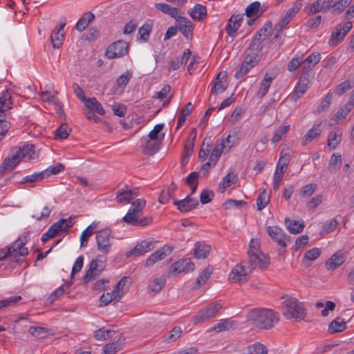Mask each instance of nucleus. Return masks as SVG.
<instances>
[{
  "label": "nucleus",
  "instance_id": "423d86ee",
  "mask_svg": "<svg viewBox=\"0 0 354 354\" xmlns=\"http://www.w3.org/2000/svg\"><path fill=\"white\" fill-rule=\"evenodd\" d=\"M129 44L122 40L110 44L105 52V57L109 59L122 57L128 54Z\"/></svg>",
  "mask_w": 354,
  "mask_h": 354
},
{
  "label": "nucleus",
  "instance_id": "a211bd4d",
  "mask_svg": "<svg viewBox=\"0 0 354 354\" xmlns=\"http://www.w3.org/2000/svg\"><path fill=\"white\" fill-rule=\"evenodd\" d=\"M321 55L319 53H313L306 59L302 58L301 63V73L303 75H306L311 71L316 64L320 61Z\"/></svg>",
  "mask_w": 354,
  "mask_h": 354
},
{
  "label": "nucleus",
  "instance_id": "9b49d317",
  "mask_svg": "<svg viewBox=\"0 0 354 354\" xmlns=\"http://www.w3.org/2000/svg\"><path fill=\"white\" fill-rule=\"evenodd\" d=\"M194 268V263L192 261L191 259H182L171 265L169 272L176 274L181 272L193 271Z\"/></svg>",
  "mask_w": 354,
  "mask_h": 354
},
{
  "label": "nucleus",
  "instance_id": "3c124183",
  "mask_svg": "<svg viewBox=\"0 0 354 354\" xmlns=\"http://www.w3.org/2000/svg\"><path fill=\"white\" fill-rule=\"evenodd\" d=\"M132 76V73L130 71H127L121 75L116 80L114 87L118 86L120 88H124L129 82Z\"/></svg>",
  "mask_w": 354,
  "mask_h": 354
},
{
  "label": "nucleus",
  "instance_id": "0eeeda50",
  "mask_svg": "<svg viewBox=\"0 0 354 354\" xmlns=\"http://www.w3.org/2000/svg\"><path fill=\"white\" fill-rule=\"evenodd\" d=\"M221 308L222 305L218 301L207 305L194 316L195 324L204 322L210 318L214 317Z\"/></svg>",
  "mask_w": 354,
  "mask_h": 354
},
{
  "label": "nucleus",
  "instance_id": "473e14b6",
  "mask_svg": "<svg viewBox=\"0 0 354 354\" xmlns=\"http://www.w3.org/2000/svg\"><path fill=\"white\" fill-rule=\"evenodd\" d=\"M346 328V322L341 317H337L333 320L328 327V330L330 333H339L344 330Z\"/></svg>",
  "mask_w": 354,
  "mask_h": 354
},
{
  "label": "nucleus",
  "instance_id": "052dcab7",
  "mask_svg": "<svg viewBox=\"0 0 354 354\" xmlns=\"http://www.w3.org/2000/svg\"><path fill=\"white\" fill-rule=\"evenodd\" d=\"M272 29V24L271 21H268L265 24L263 27L254 35V39L255 40H261V37H266Z\"/></svg>",
  "mask_w": 354,
  "mask_h": 354
},
{
  "label": "nucleus",
  "instance_id": "e2e57ef3",
  "mask_svg": "<svg viewBox=\"0 0 354 354\" xmlns=\"http://www.w3.org/2000/svg\"><path fill=\"white\" fill-rule=\"evenodd\" d=\"M302 57L303 55L299 57L298 56V55H296L294 57H292V59L288 64V71L292 72L297 69L299 66L301 67Z\"/></svg>",
  "mask_w": 354,
  "mask_h": 354
},
{
  "label": "nucleus",
  "instance_id": "c9c22d12",
  "mask_svg": "<svg viewBox=\"0 0 354 354\" xmlns=\"http://www.w3.org/2000/svg\"><path fill=\"white\" fill-rule=\"evenodd\" d=\"M273 77H270L268 73H266L263 81L261 82L257 95L260 98H263L268 91L270 87Z\"/></svg>",
  "mask_w": 354,
  "mask_h": 354
},
{
  "label": "nucleus",
  "instance_id": "6ab92c4d",
  "mask_svg": "<svg viewBox=\"0 0 354 354\" xmlns=\"http://www.w3.org/2000/svg\"><path fill=\"white\" fill-rule=\"evenodd\" d=\"M65 26V22L61 23L59 26H56L53 29L51 33L50 39L54 48H59L63 44L64 39V29Z\"/></svg>",
  "mask_w": 354,
  "mask_h": 354
},
{
  "label": "nucleus",
  "instance_id": "37998d69",
  "mask_svg": "<svg viewBox=\"0 0 354 354\" xmlns=\"http://www.w3.org/2000/svg\"><path fill=\"white\" fill-rule=\"evenodd\" d=\"M124 223L131 225L133 226H146L149 225L152 222V219L150 217L143 216L140 218V215L133 216V220L131 221H124Z\"/></svg>",
  "mask_w": 354,
  "mask_h": 354
},
{
  "label": "nucleus",
  "instance_id": "2eb2a0df",
  "mask_svg": "<svg viewBox=\"0 0 354 354\" xmlns=\"http://www.w3.org/2000/svg\"><path fill=\"white\" fill-rule=\"evenodd\" d=\"M199 203L196 198H191L189 196H186L183 200L174 201V205L177 207L178 209L183 213H186L195 209Z\"/></svg>",
  "mask_w": 354,
  "mask_h": 354
},
{
  "label": "nucleus",
  "instance_id": "7ed1b4c3",
  "mask_svg": "<svg viewBox=\"0 0 354 354\" xmlns=\"http://www.w3.org/2000/svg\"><path fill=\"white\" fill-rule=\"evenodd\" d=\"M283 314L289 319H301L305 316V312L302 304L295 298H290L285 302Z\"/></svg>",
  "mask_w": 354,
  "mask_h": 354
},
{
  "label": "nucleus",
  "instance_id": "5fc2aeb1",
  "mask_svg": "<svg viewBox=\"0 0 354 354\" xmlns=\"http://www.w3.org/2000/svg\"><path fill=\"white\" fill-rule=\"evenodd\" d=\"M41 97L43 101L47 102H52L57 107H58L61 111L62 109V104L59 102V100L55 97V96L53 94H51L48 91L42 92L41 95Z\"/></svg>",
  "mask_w": 354,
  "mask_h": 354
},
{
  "label": "nucleus",
  "instance_id": "1a4fd4ad",
  "mask_svg": "<svg viewBox=\"0 0 354 354\" xmlns=\"http://www.w3.org/2000/svg\"><path fill=\"white\" fill-rule=\"evenodd\" d=\"M104 270V263L102 261L97 259H92L89 263V268L84 277V283L86 284L90 281L99 277Z\"/></svg>",
  "mask_w": 354,
  "mask_h": 354
},
{
  "label": "nucleus",
  "instance_id": "6e6d98bb",
  "mask_svg": "<svg viewBox=\"0 0 354 354\" xmlns=\"http://www.w3.org/2000/svg\"><path fill=\"white\" fill-rule=\"evenodd\" d=\"M213 268L211 266H207L198 277L197 283L198 286H202L209 279L212 274Z\"/></svg>",
  "mask_w": 354,
  "mask_h": 354
},
{
  "label": "nucleus",
  "instance_id": "ea45409f",
  "mask_svg": "<svg viewBox=\"0 0 354 354\" xmlns=\"http://www.w3.org/2000/svg\"><path fill=\"white\" fill-rule=\"evenodd\" d=\"M243 354H267L266 347L260 342L249 345Z\"/></svg>",
  "mask_w": 354,
  "mask_h": 354
},
{
  "label": "nucleus",
  "instance_id": "864d4df0",
  "mask_svg": "<svg viewBox=\"0 0 354 354\" xmlns=\"http://www.w3.org/2000/svg\"><path fill=\"white\" fill-rule=\"evenodd\" d=\"M270 201L269 196L267 194L266 190H263L257 198V209L261 211L264 209Z\"/></svg>",
  "mask_w": 354,
  "mask_h": 354
},
{
  "label": "nucleus",
  "instance_id": "a878e982",
  "mask_svg": "<svg viewBox=\"0 0 354 354\" xmlns=\"http://www.w3.org/2000/svg\"><path fill=\"white\" fill-rule=\"evenodd\" d=\"M189 14L192 19L202 21L207 16V8L205 6L196 4L189 10Z\"/></svg>",
  "mask_w": 354,
  "mask_h": 354
},
{
  "label": "nucleus",
  "instance_id": "5701e85b",
  "mask_svg": "<svg viewBox=\"0 0 354 354\" xmlns=\"http://www.w3.org/2000/svg\"><path fill=\"white\" fill-rule=\"evenodd\" d=\"M141 147L147 155H153L159 150V144L156 140H151L149 138L143 137L141 138Z\"/></svg>",
  "mask_w": 354,
  "mask_h": 354
},
{
  "label": "nucleus",
  "instance_id": "aec40b11",
  "mask_svg": "<svg viewBox=\"0 0 354 354\" xmlns=\"http://www.w3.org/2000/svg\"><path fill=\"white\" fill-rule=\"evenodd\" d=\"M243 18V15H232L228 19L227 24L225 27L227 34L231 37H234L236 31L241 26Z\"/></svg>",
  "mask_w": 354,
  "mask_h": 354
},
{
  "label": "nucleus",
  "instance_id": "774afa93",
  "mask_svg": "<svg viewBox=\"0 0 354 354\" xmlns=\"http://www.w3.org/2000/svg\"><path fill=\"white\" fill-rule=\"evenodd\" d=\"M289 125L282 126L279 129L274 132V134L271 140L273 144L278 142L282 137L287 133L289 130Z\"/></svg>",
  "mask_w": 354,
  "mask_h": 354
},
{
  "label": "nucleus",
  "instance_id": "603ef678",
  "mask_svg": "<svg viewBox=\"0 0 354 354\" xmlns=\"http://www.w3.org/2000/svg\"><path fill=\"white\" fill-rule=\"evenodd\" d=\"M29 333L38 338H45L48 333L49 329L44 327L31 326L28 329Z\"/></svg>",
  "mask_w": 354,
  "mask_h": 354
},
{
  "label": "nucleus",
  "instance_id": "4c0bfd02",
  "mask_svg": "<svg viewBox=\"0 0 354 354\" xmlns=\"http://www.w3.org/2000/svg\"><path fill=\"white\" fill-rule=\"evenodd\" d=\"M115 201L118 203H129L132 201L131 192L127 186L118 191Z\"/></svg>",
  "mask_w": 354,
  "mask_h": 354
},
{
  "label": "nucleus",
  "instance_id": "4468645a",
  "mask_svg": "<svg viewBox=\"0 0 354 354\" xmlns=\"http://www.w3.org/2000/svg\"><path fill=\"white\" fill-rule=\"evenodd\" d=\"M173 250L171 246L165 245L161 249L151 254L146 260L145 266L147 267L153 266L158 261L163 259L167 255L171 254Z\"/></svg>",
  "mask_w": 354,
  "mask_h": 354
},
{
  "label": "nucleus",
  "instance_id": "e433bc0d",
  "mask_svg": "<svg viewBox=\"0 0 354 354\" xmlns=\"http://www.w3.org/2000/svg\"><path fill=\"white\" fill-rule=\"evenodd\" d=\"M354 104L353 101L348 102L344 106L341 107L335 115L333 116L332 120H339L346 118L348 113L353 109Z\"/></svg>",
  "mask_w": 354,
  "mask_h": 354
},
{
  "label": "nucleus",
  "instance_id": "dca6fc26",
  "mask_svg": "<svg viewBox=\"0 0 354 354\" xmlns=\"http://www.w3.org/2000/svg\"><path fill=\"white\" fill-rule=\"evenodd\" d=\"M309 84V79L306 77V75H302L295 87L294 92L290 96L291 101L297 102L308 89Z\"/></svg>",
  "mask_w": 354,
  "mask_h": 354
},
{
  "label": "nucleus",
  "instance_id": "bb28decb",
  "mask_svg": "<svg viewBox=\"0 0 354 354\" xmlns=\"http://www.w3.org/2000/svg\"><path fill=\"white\" fill-rule=\"evenodd\" d=\"M211 251V246L201 242L194 245V257L196 259H206Z\"/></svg>",
  "mask_w": 354,
  "mask_h": 354
},
{
  "label": "nucleus",
  "instance_id": "58836bf2",
  "mask_svg": "<svg viewBox=\"0 0 354 354\" xmlns=\"http://www.w3.org/2000/svg\"><path fill=\"white\" fill-rule=\"evenodd\" d=\"M342 164V156L339 154L333 153L329 160L328 170L330 173L337 171Z\"/></svg>",
  "mask_w": 354,
  "mask_h": 354
},
{
  "label": "nucleus",
  "instance_id": "de8ad7c7",
  "mask_svg": "<svg viewBox=\"0 0 354 354\" xmlns=\"http://www.w3.org/2000/svg\"><path fill=\"white\" fill-rule=\"evenodd\" d=\"M114 333L113 330L102 328L94 333V337L99 341H104L111 337Z\"/></svg>",
  "mask_w": 354,
  "mask_h": 354
},
{
  "label": "nucleus",
  "instance_id": "c756f323",
  "mask_svg": "<svg viewBox=\"0 0 354 354\" xmlns=\"http://www.w3.org/2000/svg\"><path fill=\"white\" fill-rule=\"evenodd\" d=\"M342 139V131L340 129H337L333 131L330 132L328 138L327 145L332 149H335L340 143Z\"/></svg>",
  "mask_w": 354,
  "mask_h": 354
},
{
  "label": "nucleus",
  "instance_id": "338daca9",
  "mask_svg": "<svg viewBox=\"0 0 354 354\" xmlns=\"http://www.w3.org/2000/svg\"><path fill=\"white\" fill-rule=\"evenodd\" d=\"M221 75V73H220L216 78V80L211 88V94L212 95H216L217 93H223L225 89L226 86H225L222 82V81L220 79V75Z\"/></svg>",
  "mask_w": 354,
  "mask_h": 354
},
{
  "label": "nucleus",
  "instance_id": "7c9ffc66",
  "mask_svg": "<svg viewBox=\"0 0 354 354\" xmlns=\"http://www.w3.org/2000/svg\"><path fill=\"white\" fill-rule=\"evenodd\" d=\"M85 105L88 108V111L95 112L100 115L105 113V111L102 104L97 100L95 97H90L85 101Z\"/></svg>",
  "mask_w": 354,
  "mask_h": 354
},
{
  "label": "nucleus",
  "instance_id": "f257e3e1",
  "mask_svg": "<svg viewBox=\"0 0 354 354\" xmlns=\"http://www.w3.org/2000/svg\"><path fill=\"white\" fill-rule=\"evenodd\" d=\"M247 319L261 329H270L279 322V313L269 308H254L250 310Z\"/></svg>",
  "mask_w": 354,
  "mask_h": 354
},
{
  "label": "nucleus",
  "instance_id": "a19ab883",
  "mask_svg": "<svg viewBox=\"0 0 354 354\" xmlns=\"http://www.w3.org/2000/svg\"><path fill=\"white\" fill-rule=\"evenodd\" d=\"M285 223L288 231L293 234H298L302 232L304 224H299L297 221L290 218H286Z\"/></svg>",
  "mask_w": 354,
  "mask_h": 354
},
{
  "label": "nucleus",
  "instance_id": "c85d7f7f",
  "mask_svg": "<svg viewBox=\"0 0 354 354\" xmlns=\"http://www.w3.org/2000/svg\"><path fill=\"white\" fill-rule=\"evenodd\" d=\"M345 260L344 254L335 253L326 261V266L328 270H335L342 265Z\"/></svg>",
  "mask_w": 354,
  "mask_h": 354
},
{
  "label": "nucleus",
  "instance_id": "0e129e2a",
  "mask_svg": "<svg viewBox=\"0 0 354 354\" xmlns=\"http://www.w3.org/2000/svg\"><path fill=\"white\" fill-rule=\"evenodd\" d=\"M279 246L278 253L279 255H283L286 252V248L287 246V243L290 241V236L285 234L283 237H281L275 241Z\"/></svg>",
  "mask_w": 354,
  "mask_h": 354
},
{
  "label": "nucleus",
  "instance_id": "4be33fe9",
  "mask_svg": "<svg viewBox=\"0 0 354 354\" xmlns=\"http://www.w3.org/2000/svg\"><path fill=\"white\" fill-rule=\"evenodd\" d=\"M301 6V2L300 1H297L293 6L287 10L284 17L279 21L278 24H279V26L285 28L299 11Z\"/></svg>",
  "mask_w": 354,
  "mask_h": 354
},
{
  "label": "nucleus",
  "instance_id": "8fccbe9b",
  "mask_svg": "<svg viewBox=\"0 0 354 354\" xmlns=\"http://www.w3.org/2000/svg\"><path fill=\"white\" fill-rule=\"evenodd\" d=\"M166 279L165 277L155 279L149 285V288L153 292H158L165 286Z\"/></svg>",
  "mask_w": 354,
  "mask_h": 354
},
{
  "label": "nucleus",
  "instance_id": "6e6552de",
  "mask_svg": "<svg viewBox=\"0 0 354 354\" xmlns=\"http://www.w3.org/2000/svg\"><path fill=\"white\" fill-rule=\"evenodd\" d=\"M353 24L350 21L338 24L335 29L331 32L330 38L328 41L329 44L337 46L344 39L346 35L351 30Z\"/></svg>",
  "mask_w": 354,
  "mask_h": 354
},
{
  "label": "nucleus",
  "instance_id": "bf43d9fd",
  "mask_svg": "<svg viewBox=\"0 0 354 354\" xmlns=\"http://www.w3.org/2000/svg\"><path fill=\"white\" fill-rule=\"evenodd\" d=\"M44 179L42 171L35 172L31 175L24 177L20 181L21 183H36Z\"/></svg>",
  "mask_w": 354,
  "mask_h": 354
},
{
  "label": "nucleus",
  "instance_id": "680f3d73",
  "mask_svg": "<svg viewBox=\"0 0 354 354\" xmlns=\"http://www.w3.org/2000/svg\"><path fill=\"white\" fill-rule=\"evenodd\" d=\"M183 330L180 326L174 327L169 333L166 341L167 342H173L177 340L182 335Z\"/></svg>",
  "mask_w": 354,
  "mask_h": 354
},
{
  "label": "nucleus",
  "instance_id": "39448f33",
  "mask_svg": "<svg viewBox=\"0 0 354 354\" xmlns=\"http://www.w3.org/2000/svg\"><path fill=\"white\" fill-rule=\"evenodd\" d=\"M252 272V268L246 265L245 262L236 264L232 270L229 279L240 284L245 283L248 279L249 274Z\"/></svg>",
  "mask_w": 354,
  "mask_h": 354
},
{
  "label": "nucleus",
  "instance_id": "9d476101",
  "mask_svg": "<svg viewBox=\"0 0 354 354\" xmlns=\"http://www.w3.org/2000/svg\"><path fill=\"white\" fill-rule=\"evenodd\" d=\"M257 57L258 55L255 53L248 54L240 68L236 71L235 78L239 80L245 76L258 62Z\"/></svg>",
  "mask_w": 354,
  "mask_h": 354
},
{
  "label": "nucleus",
  "instance_id": "4d7b16f0",
  "mask_svg": "<svg viewBox=\"0 0 354 354\" xmlns=\"http://www.w3.org/2000/svg\"><path fill=\"white\" fill-rule=\"evenodd\" d=\"M68 127L67 124H62L55 131V138L56 140L66 139L68 138Z\"/></svg>",
  "mask_w": 354,
  "mask_h": 354
},
{
  "label": "nucleus",
  "instance_id": "cd10ccee",
  "mask_svg": "<svg viewBox=\"0 0 354 354\" xmlns=\"http://www.w3.org/2000/svg\"><path fill=\"white\" fill-rule=\"evenodd\" d=\"M154 7L165 14L170 15L171 17L176 19L178 17V15L181 14L180 10L174 7H171L170 5L164 3H155Z\"/></svg>",
  "mask_w": 354,
  "mask_h": 354
},
{
  "label": "nucleus",
  "instance_id": "13d9d810",
  "mask_svg": "<svg viewBox=\"0 0 354 354\" xmlns=\"http://www.w3.org/2000/svg\"><path fill=\"white\" fill-rule=\"evenodd\" d=\"M21 299V297L19 295L12 296L6 299H1L0 300V310L3 308L12 306L19 302Z\"/></svg>",
  "mask_w": 354,
  "mask_h": 354
},
{
  "label": "nucleus",
  "instance_id": "c03bdc74",
  "mask_svg": "<svg viewBox=\"0 0 354 354\" xmlns=\"http://www.w3.org/2000/svg\"><path fill=\"white\" fill-rule=\"evenodd\" d=\"M18 163L17 162H14V160H12L10 156H8L3 160L2 165L0 167V176L3 175L7 171L12 170Z\"/></svg>",
  "mask_w": 354,
  "mask_h": 354
},
{
  "label": "nucleus",
  "instance_id": "2f4dec72",
  "mask_svg": "<svg viewBox=\"0 0 354 354\" xmlns=\"http://www.w3.org/2000/svg\"><path fill=\"white\" fill-rule=\"evenodd\" d=\"M261 10L259 15L263 13L266 8H261V3L259 1H254L249 4L245 8V15L248 17L252 18L259 16V12Z\"/></svg>",
  "mask_w": 354,
  "mask_h": 354
},
{
  "label": "nucleus",
  "instance_id": "a18cd8bd",
  "mask_svg": "<svg viewBox=\"0 0 354 354\" xmlns=\"http://www.w3.org/2000/svg\"><path fill=\"white\" fill-rule=\"evenodd\" d=\"M152 29V24L145 23L141 27L139 28L138 32V36L140 37V39L143 41H148L149 38V35Z\"/></svg>",
  "mask_w": 354,
  "mask_h": 354
},
{
  "label": "nucleus",
  "instance_id": "ddd939ff",
  "mask_svg": "<svg viewBox=\"0 0 354 354\" xmlns=\"http://www.w3.org/2000/svg\"><path fill=\"white\" fill-rule=\"evenodd\" d=\"M250 267L252 270L255 268H265L269 264V260L261 251L257 252H248Z\"/></svg>",
  "mask_w": 354,
  "mask_h": 354
},
{
  "label": "nucleus",
  "instance_id": "09e8293b",
  "mask_svg": "<svg viewBox=\"0 0 354 354\" xmlns=\"http://www.w3.org/2000/svg\"><path fill=\"white\" fill-rule=\"evenodd\" d=\"M267 232L274 241L281 237H283L286 234L283 230L278 226L267 227Z\"/></svg>",
  "mask_w": 354,
  "mask_h": 354
},
{
  "label": "nucleus",
  "instance_id": "412c9836",
  "mask_svg": "<svg viewBox=\"0 0 354 354\" xmlns=\"http://www.w3.org/2000/svg\"><path fill=\"white\" fill-rule=\"evenodd\" d=\"M322 130V123L315 124L301 139V145L306 146L309 142L319 138Z\"/></svg>",
  "mask_w": 354,
  "mask_h": 354
},
{
  "label": "nucleus",
  "instance_id": "f3484780",
  "mask_svg": "<svg viewBox=\"0 0 354 354\" xmlns=\"http://www.w3.org/2000/svg\"><path fill=\"white\" fill-rule=\"evenodd\" d=\"M146 205V201L143 198H138L132 202L131 207L127 214L122 218V221L133 220V216H139Z\"/></svg>",
  "mask_w": 354,
  "mask_h": 354
},
{
  "label": "nucleus",
  "instance_id": "393cba45",
  "mask_svg": "<svg viewBox=\"0 0 354 354\" xmlns=\"http://www.w3.org/2000/svg\"><path fill=\"white\" fill-rule=\"evenodd\" d=\"M95 19V15L91 12H84L77 21L75 28L80 32L84 31L89 24Z\"/></svg>",
  "mask_w": 354,
  "mask_h": 354
},
{
  "label": "nucleus",
  "instance_id": "79ce46f5",
  "mask_svg": "<svg viewBox=\"0 0 354 354\" xmlns=\"http://www.w3.org/2000/svg\"><path fill=\"white\" fill-rule=\"evenodd\" d=\"M329 8H326V1L317 0L309 7L308 14H314L320 11L326 12Z\"/></svg>",
  "mask_w": 354,
  "mask_h": 354
},
{
  "label": "nucleus",
  "instance_id": "72a5a7b5",
  "mask_svg": "<svg viewBox=\"0 0 354 354\" xmlns=\"http://www.w3.org/2000/svg\"><path fill=\"white\" fill-rule=\"evenodd\" d=\"M11 95L8 91H5L0 96V112L4 113L12 109Z\"/></svg>",
  "mask_w": 354,
  "mask_h": 354
},
{
  "label": "nucleus",
  "instance_id": "49530a36",
  "mask_svg": "<svg viewBox=\"0 0 354 354\" xmlns=\"http://www.w3.org/2000/svg\"><path fill=\"white\" fill-rule=\"evenodd\" d=\"M64 169V166L62 163H57L55 165L49 166L47 169L42 171L44 178H48L50 175L57 174Z\"/></svg>",
  "mask_w": 354,
  "mask_h": 354
},
{
  "label": "nucleus",
  "instance_id": "f03ea898",
  "mask_svg": "<svg viewBox=\"0 0 354 354\" xmlns=\"http://www.w3.org/2000/svg\"><path fill=\"white\" fill-rule=\"evenodd\" d=\"M26 243V236L20 237L11 244L0 249V261L10 258L12 263L21 266L28 254V250L25 247Z\"/></svg>",
  "mask_w": 354,
  "mask_h": 354
},
{
  "label": "nucleus",
  "instance_id": "20e7f679",
  "mask_svg": "<svg viewBox=\"0 0 354 354\" xmlns=\"http://www.w3.org/2000/svg\"><path fill=\"white\" fill-rule=\"evenodd\" d=\"M112 230L107 227L96 232L97 249L104 254H108L112 246Z\"/></svg>",
  "mask_w": 354,
  "mask_h": 354
},
{
  "label": "nucleus",
  "instance_id": "69168bd1",
  "mask_svg": "<svg viewBox=\"0 0 354 354\" xmlns=\"http://www.w3.org/2000/svg\"><path fill=\"white\" fill-rule=\"evenodd\" d=\"M317 185L313 183L307 184L301 188L300 195L303 198H308L315 191Z\"/></svg>",
  "mask_w": 354,
  "mask_h": 354
},
{
  "label": "nucleus",
  "instance_id": "f704fd0d",
  "mask_svg": "<svg viewBox=\"0 0 354 354\" xmlns=\"http://www.w3.org/2000/svg\"><path fill=\"white\" fill-rule=\"evenodd\" d=\"M238 177L234 172L228 173L218 184V187L222 189L221 192H224L225 189L237 181Z\"/></svg>",
  "mask_w": 354,
  "mask_h": 354
},
{
  "label": "nucleus",
  "instance_id": "b1692460",
  "mask_svg": "<svg viewBox=\"0 0 354 354\" xmlns=\"http://www.w3.org/2000/svg\"><path fill=\"white\" fill-rule=\"evenodd\" d=\"M351 0H328L326 8H331L332 13L337 15L342 12L349 4Z\"/></svg>",
  "mask_w": 354,
  "mask_h": 354
},
{
  "label": "nucleus",
  "instance_id": "f8f14e48",
  "mask_svg": "<svg viewBox=\"0 0 354 354\" xmlns=\"http://www.w3.org/2000/svg\"><path fill=\"white\" fill-rule=\"evenodd\" d=\"M176 25L180 32L187 39H190L193 36V24L187 18L180 16L178 15V17H176Z\"/></svg>",
  "mask_w": 354,
  "mask_h": 354
}]
</instances>
